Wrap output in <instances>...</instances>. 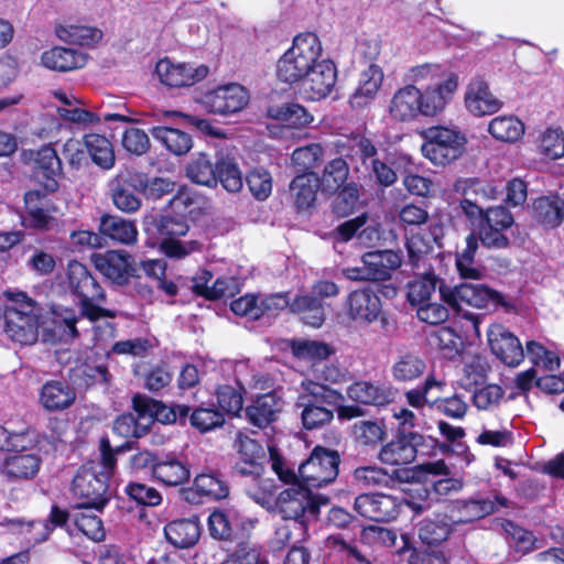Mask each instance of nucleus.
I'll return each instance as SVG.
<instances>
[{
  "label": "nucleus",
  "mask_w": 564,
  "mask_h": 564,
  "mask_svg": "<svg viewBox=\"0 0 564 564\" xmlns=\"http://www.w3.org/2000/svg\"><path fill=\"white\" fill-rule=\"evenodd\" d=\"M403 79L405 85L394 91L388 106L390 118L397 122L438 117L453 101L459 85L456 73L435 63L409 67Z\"/></svg>",
  "instance_id": "nucleus-1"
},
{
  "label": "nucleus",
  "mask_w": 564,
  "mask_h": 564,
  "mask_svg": "<svg viewBox=\"0 0 564 564\" xmlns=\"http://www.w3.org/2000/svg\"><path fill=\"white\" fill-rule=\"evenodd\" d=\"M100 460L84 465L72 484L79 507L104 509L110 499L108 480L116 466V453L107 438L100 441Z\"/></svg>",
  "instance_id": "nucleus-2"
},
{
  "label": "nucleus",
  "mask_w": 564,
  "mask_h": 564,
  "mask_svg": "<svg viewBox=\"0 0 564 564\" xmlns=\"http://www.w3.org/2000/svg\"><path fill=\"white\" fill-rule=\"evenodd\" d=\"M272 470L280 480L291 487L281 491L275 498V509L284 519L301 520L310 516L315 518L318 513V503L312 495V490L297 480L296 474L288 467L285 462L275 451L270 448Z\"/></svg>",
  "instance_id": "nucleus-3"
},
{
  "label": "nucleus",
  "mask_w": 564,
  "mask_h": 564,
  "mask_svg": "<svg viewBox=\"0 0 564 564\" xmlns=\"http://www.w3.org/2000/svg\"><path fill=\"white\" fill-rule=\"evenodd\" d=\"M6 333L21 345H33L39 337L41 307L25 292L17 289L3 291Z\"/></svg>",
  "instance_id": "nucleus-4"
},
{
  "label": "nucleus",
  "mask_w": 564,
  "mask_h": 564,
  "mask_svg": "<svg viewBox=\"0 0 564 564\" xmlns=\"http://www.w3.org/2000/svg\"><path fill=\"white\" fill-rule=\"evenodd\" d=\"M440 297L447 304L455 313L460 314L466 319L465 333L469 336L471 333L475 337H480L479 325L482 316L480 314H474L464 312L463 305L475 308L490 310L496 307L499 303V294L482 285L475 283H462L455 288H448L440 284Z\"/></svg>",
  "instance_id": "nucleus-5"
},
{
  "label": "nucleus",
  "mask_w": 564,
  "mask_h": 564,
  "mask_svg": "<svg viewBox=\"0 0 564 564\" xmlns=\"http://www.w3.org/2000/svg\"><path fill=\"white\" fill-rule=\"evenodd\" d=\"M295 408L300 410L303 427L315 430L329 423L334 417V411L329 406L338 405L343 400L341 394L325 383L311 379L302 380Z\"/></svg>",
  "instance_id": "nucleus-6"
},
{
  "label": "nucleus",
  "mask_w": 564,
  "mask_h": 564,
  "mask_svg": "<svg viewBox=\"0 0 564 564\" xmlns=\"http://www.w3.org/2000/svg\"><path fill=\"white\" fill-rule=\"evenodd\" d=\"M323 59V46L318 36L312 32L301 33L278 61L276 76L281 82L293 85Z\"/></svg>",
  "instance_id": "nucleus-7"
},
{
  "label": "nucleus",
  "mask_w": 564,
  "mask_h": 564,
  "mask_svg": "<svg viewBox=\"0 0 564 564\" xmlns=\"http://www.w3.org/2000/svg\"><path fill=\"white\" fill-rule=\"evenodd\" d=\"M67 284L80 307V314L90 322L99 318H113L116 312L101 307L106 294L88 269L78 261H69L67 265Z\"/></svg>",
  "instance_id": "nucleus-8"
},
{
  "label": "nucleus",
  "mask_w": 564,
  "mask_h": 564,
  "mask_svg": "<svg viewBox=\"0 0 564 564\" xmlns=\"http://www.w3.org/2000/svg\"><path fill=\"white\" fill-rule=\"evenodd\" d=\"M422 155L435 166H446L465 151L467 138L456 127L433 126L422 132Z\"/></svg>",
  "instance_id": "nucleus-9"
},
{
  "label": "nucleus",
  "mask_w": 564,
  "mask_h": 564,
  "mask_svg": "<svg viewBox=\"0 0 564 564\" xmlns=\"http://www.w3.org/2000/svg\"><path fill=\"white\" fill-rule=\"evenodd\" d=\"M339 463L337 452L317 446L299 466L297 480L311 490L326 486L336 479Z\"/></svg>",
  "instance_id": "nucleus-10"
},
{
  "label": "nucleus",
  "mask_w": 564,
  "mask_h": 564,
  "mask_svg": "<svg viewBox=\"0 0 564 564\" xmlns=\"http://www.w3.org/2000/svg\"><path fill=\"white\" fill-rule=\"evenodd\" d=\"M402 264V254L393 250L370 251L362 256L361 265L344 269L349 280L386 281Z\"/></svg>",
  "instance_id": "nucleus-11"
},
{
  "label": "nucleus",
  "mask_w": 564,
  "mask_h": 564,
  "mask_svg": "<svg viewBox=\"0 0 564 564\" xmlns=\"http://www.w3.org/2000/svg\"><path fill=\"white\" fill-rule=\"evenodd\" d=\"M513 224V216L506 207L487 208L479 221L476 236L488 249H505L510 245L509 231Z\"/></svg>",
  "instance_id": "nucleus-12"
},
{
  "label": "nucleus",
  "mask_w": 564,
  "mask_h": 564,
  "mask_svg": "<svg viewBox=\"0 0 564 564\" xmlns=\"http://www.w3.org/2000/svg\"><path fill=\"white\" fill-rule=\"evenodd\" d=\"M156 229L160 235V250L169 258L183 259L199 249L196 240H181L189 229L187 223L181 218L162 216Z\"/></svg>",
  "instance_id": "nucleus-13"
},
{
  "label": "nucleus",
  "mask_w": 564,
  "mask_h": 564,
  "mask_svg": "<svg viewBox=\"0 0 564 564\" xmlns=\"http://www.w3.org/2000/svg\"><path fill=\"white\" fill-rule=\"evenodd\" d=\"M336 80L337 69L335 64L330 59L324 58L292 86L301 98L317 101L326 98L332 93Z\"/></svg>",
  "instance_id": "nucleus-14"
},
{
  "label": "nucleus",
  "mask_w": 564,
  "mask_h": 564,
  "mask_svg": "<svg viewBox=\"0 0 564 564\" xmlns=\"http://www.w3.org/2000/svg\"><path fill=\"white\" fill-rule=\"evenodd\" d=\"M337 147L341 149V152L346 151V155L352 162L359 160L366 170L371 167L377 181L382 186H390L395 182V172L376 158L377 150L370 140L355 135L345 142H338Z\"/></svg>",
  "instance_id": "nucleus-15"
},
{
  "label": "nucleus",
  "mask_w": 564,
  "mask_h": 564,
  "mask_svg": "<svg viewBox=\"0 0 564 564\" xmlns=\"http://www.w3.org/2000/svg\"><path fill=\"white\" fill-rule=\"evenodd\" d=\"M84 316L63 305H53L47 321L42 323V337L46 343H67L78 336L77 324Z\"/></svg>",
  "instance_id": "nucleus-16"
},
{
  "label": "nucleus",
  "mask_w": 564,
  "mask_h": 564,
  "mask_svg": "<svg viewBox=\"0 0 564 564\" xmlns=\"http://www.w3.org/2000/svg\"><path fill=\"white\" fill-rule=\"evenodd\" d=\"M248 90L237 83L218 86L202 97V105L212 113L231 115L241 111L249 102Z\"/></svg>",
  "instance_id": "nucleus-17"
},
{
  "label": "nucleus",
  "mask_w": 564,
  "mask_h": 564,
  "mask_svg": "<svg viewBox=\"0 0 564 564\" xmlns=\"http://www.w3.org/2000/svg\"><path fill=\"white\" fill-rule=\"evenodd\" d=\"M155 74L161 84L171 88L193 86L208 74V67L200 64L173 62L162 58L156 63Z\"/></svg>",
  "instance_id": "nucleus-18"
},
{
  "label": "nucleus",
  "mask_w": 564,
  "mask_h": 564,
  "mask_svg": "<svg viewBox=\"0 0 564 564\" xmlns=\"http://www.w3.org/2000/svg\"><path fill=\"white\" fill-rule=\"evenodd\" d=\"M403 507V499L384 494H364L358 496L354 503V509L359 516L377 522L395 519Z\"/></svg>",
  "instance_id": "nucleus-19"
},
{
  "label": "nucleus",
  "mask_w": 564,
  "mask_h": 564,
  "mask_svg": "<svg viewBox=\"0 0 564 564\" xmlns=\"http://www.w3.org/2000/svg\"><path fill=\"white\" fill-rule=\"evenodd\" d=\"M67 520V511L53 506L47 520L23 521L12 519L8 521V525L12 532L23 534L28 544L35 545L46 541L52 531L57 527H63Z\"/></svg>",
  "instance_id": "nucleus-20"
},
{
  "label": "nucleus",
  "mask_w": 564,
  "mask_h": 564,
  "mask_svg": "<svg viewBox=\"0 0 564 564\" xmlns=\"http://www.w3.org/2000/svg\"><path fill=\"white\" fill-rule=\"evenodd\" d=\"M424 437L417 432H397L395 436L379 453V459L387 465L411 464L421 452Z\"/></svg>",
  "instance_id": "nucleus-21"
},
{
  "label": "nucleus",
  "mask_w": 564,
  "mask_h": 564,
  "mask_svg": "<svg viewBox=\"0 0 564 564\" xmlns=\"http://www.w3.org/2000/svg\"><path fill=\"white\" fill-rule=\"evenodd\" d=\"M91 260L105 278L118 285L127 284L135 272L133 259L124 250H108L94 254Z\"/></svg>",
  "instance_id": "nucleus-22"
},
{
  "label": "nucleus",
  "mask_w": 564,
  "mask_h": 564,
  "mask_svg": "<svg viewBox=\"0 0 564 564\" xmlns=\"http://www.w3.org/2000/svg\"><path fill=\"white\" fill-rule=\"evenodd\" d=\"M345 307L347 316L356 325L368 326L379 318L381 301L370 288H362L348 294Z\"/></svg>",
  "instance_id": "nucleus-23"
},
{
  "label": "nucleus",
  "mask_w": 564,
  "mask_h": 564,
  "mask_svg": "<svg viewBox=\"0 0 564 564\" xmlns=\"http://www.w3.org/2000/svg\"><path fill=\"white\" fill-rule=\"evenodd\" d=\"M42 458L37 453L25 448L10 451L0 464V474L8 481H22L33 479L41 467Z\"/></svg>",
  "instance_id": "nucleus-24"
},
{
  "label": "nucleus",
  "mask_w": 564,
  "mask_h": 564,
  "mask_svg": "<svg viewBox=\"0 0 564 564\" xmlns=\"http://www.w3.org/2000/svg\"><path fill=\"white\" fill-rule=\"evenodd\" d=\"M488 344L494 355L509 367H517L524 358L519 338L505 326L496 324L487 333Z\"/></svg>",
  "instance_id": "nucleus-25"
},
{
  "label": "nucleus",
  "mask_w": 564,
  "mask_h": 564,
  "mask_svg": "<svg viewBox=\"0 0 564 564\" xmlns=\"http://www.w3.org/2000/svg\"><path fill=\"white\" fill-rule=\"evenodd\" d=\"M26 226L39 230H52L58 225L56 207L51 198L41 191H29L24 195Z\"/></svg>",
  "instance_id": "nucleus-26"
},
{
  "label": "nucleus",
  "mask_w": 564,
  "mask_h": 564,
  "mask_svg": "<svg viewBox=\"0 0 564 564\" xmlns=\"http://www.w3.org/2000/svg\"><path fill=\"white\" fill-rule=\"evenodd\" d=\"M464 104L469 113L484 117L499 111L503 102L489 89L488 83L481 77H474L466 86Z\"/></svg>",
  "instance_id": "nucleus-27"
},
{
  "label": "nucleus",
  "mask_w": 564,
  "mask_h": 564,
  "mask_svg": "<svg viewBox=\"0 0 564 564\" xmlns=\"http://www.w3.org/2000/svg\"><path fill=\"white\" fill-rule=\"evenodd\" d=\"M235 447L239 454L236 470L240 475L259 477L263 473L265 452L262 445L248 434L239 432Z\"/></svg>",
  "instance_id": "nucleus-28"
},
{
  "label": "nucleus",
  "mask_w": 564,
  "mask_h": 564,
  "mask_svg": "<svg viewBox=\"0 0 564 564\" xmlns=\"http://www.w3.org/2000/svg\"><path fill=\"white\" fill-rule=\"evenodd\" d=\"M184 499L189 503H200L204 499L220 500L229 495L227 482L215 473H200L193 485L183 491Z\"/></svg>",
  "instance_id": "nucleus-29"
},
{
  "label": "nucleus",
  "mask_w": 564,
  "mask_h": 564,
  "mask_svg": "<svg viewBox=\"0 0 564 564\" xmlns=\"http://www.w3.org/2000/svg\"><path fill=\"white\" fill-rule=\"evenodd\" d=\"M383 72L380 66L370 64L360 73L358 86L349 102L355 109H362L372 102L382 85Z\"/></svg>",
  "instance_id": "nucleus-30"
},
{
  "label": "nucleus",
  "mask_w": 564,
  "mask_h": 564,
  "mask_svg": "<svg viewBox=\"0 0 564 564\" xmlns=\"http://www.w3.org/2000/svg\"><path fill=\"white\" fill-rule=\"evenodd\" d=\"M347 394L356 402L381 406L394 400L397 390L389 383L373 384L368 381H358L348 388Z\"/></svg>",
  "instance_id": "nucleus-31"
},
{
  "label": "nucleus",
  "mask_w": 564,
  "mask_h": 564,
  "mask_svg": "<svg viewBox=\"0 0 564 564\" xmlns=\"http://www.w3.org/2000/svg\"><path fill=\"white\" fill-rule=\"evenodd\" d=\"M189 477L188 464L175 454L161 455L154 465V478L165 486L183 485Z\"/></svg>",
  "instance_id": "nucleus-32"
},
{
  "label": "nucleus",
  "mask_w": 564,
  "mask_h": 564,
  "mask_svg": "<svg viewBox=\"0 0 564 564\" xmlns=\"http://www.w3.org/2000/svg\"><path fill=\"white\" fill-rule=\"evenodd\" d=\"M282 408V399L275 392H269L259 395L246 409V415L252 425L263 429L276 420Z\"/></svg>",
  "instance_id": "nucleus-33"
},
{
  "label": "nucleus",
  "mask_w": 564,
  "mask_h": 564,
  "mask_svg": "<svg viewBox=\"0 0 564 564\" xmlns=\"http://www.w3.org/2000/svg\"><path fill=\"white\" fill-rule=\"evenodd\" d=\"M53 96L62 104V106L57 107V112L64 120L84 128L100 122V118L96 113L80 108L83 101L73 94L64 90H54Z\"/></svg>",
  "instance_id": "nucleus-34"
},
{
  "label": "nucleus",
  "mask_w": 564,
  "mask_h": 564,
  "mask_svg": "<svg viewBox=\"0 0 564 564\" xmlns=\"http://www.w3.org/2000/svg\"><path fill=\"white\" fill-rule=\"evenodd\" d=\"M75 390L67 382L58 380L47 381L40 392V403L50 412L69 408L75 402Z\"/></svg>",
  "instance_id": "nucleus-35"
},
{
  "label": "nucleus",
  "mask_w": 564,
  "mask_h": 564,
  "mask_svg": "<svg viewBox=\"0 0 564 564\" xmlns=\"http://www.w3.org/2000/svg\"><path fill=\"white\" fill-rule=\"evenodd\" d=\"M209 271H202L195 279L194 290L197 294L207 299H220L234 296L239 291V282L232 276L217 278L212 282Z\"/></svg>",
  "instance_id": "nucleus-36"
},
{
  "label": "nucleus",
  "mask_w": 564,
  "mask_h": 564,
  "mask_svg": "<svg viewBox=\"0 0 564 564\" xmlns=\"http://www.w3.org/2000/svg\"><path fill=\"white\" fill-rule=\"evenodd\" d=\"M290 349L295 359L313 368L326 360L334 349L326 343L313 339L297 338L290 343Z\"/></svg>",
  "instance_id": "nucleus-37"
},
{
  "label": "nucleus",
  "mask_w": 564,
  "mask_h": 564,
  "mask_svg": "<svg viewBox=\"0 0 564 564\" xmlns=\"http://www.w3.org/2000/svg\"><path fill=\"white\" fill-rule=\"evenodd\" d=\"M86 61L85 54L61 46L45 51L41 55V64L48 69L57 72H69L83 67Z\"/></svg>",
  "instance_id": "nucleus-38"
},
{
  "label": "nucleus",
  "mask_w": 564,
  "mask_h": 564,
  "mask_svg": "<svg viewBox=\"0 0 564 564\" xmlns=\"http://www.w3.org/2000/svg\"><path fill=\"white\" fill-rule=\"evenodd\" d=\"M99 231L102 236L122 245H132L138 239L134 221L113 215H104L100 218Z\"/></svg>",
  "instance_id": "nucleus-39"
},
{
  "label": "nucleus",
  "mask_w": 564,
  "mask_h": 564,
  "mask_svg": "<svg viewBox=\"0 0 564 564\" xmlns=\"http://www.w3.org/2000/svg\"><path fill=\"white\" fill-rule=\"evenodd\" d=\"M166 540L175 547L186 549L196 544L200 535L199 524L194 519H180L164 528Z\"/></svg>",
  "instance_id": "nucleus-40"
},
{
  "label": "nucleus",
  "mask_w": 564,
  "mask_h": 564,
  "mask_svg": "<svg viewBox=\"0 0 564 564\" xmlns=\"http://www.w3.org/2000/svg\"><path fill=\"white\" fill-rule=\"evenodd\" d=\"M290 310L297 314L302 322L313 328H318L325 321V308L322 301L315 296L303 294L296 296Z\"/></svg>",
  "instance_id": "nucleus-41"
},
{
  "label": "nucleus",
  "mask_w": 564,
  "mask_h": 564,
  "mask_svg": "<svg viewBox=\"0 0 564 564\" xmlns=\"http://www.w3.org/2000/svg\"><path fill=\"white\" fill-rule=\"evenodd\" d=\"M496 510V503L489 499L456 501L451 513V521L455 524L468 523L484 518Z\"/></svg>",
  "instance_id": "nucleus-42"
},
{
  "label": "nucleus",
  "mask_w": 564,
  "mask_h": 564,
  "mask_svg": "<svg viewBox=\"0 0 564 564\" xmlns=\"http://www.w3.org/2000/svg\"><path fill=\"white\" fill-rule=\"evenodd\" d=\"M84 145L91 161L102 170L115 165V152L111 142L105 135L89 133L84 137Z\"/></svg>",
  "instance_id": "nucleus-43"
},
{
  "label": "nucleus",
  "mask_w": 564,
  "mask_h": 564,
  "mask_svg": "<svg viewBox=\"0 0 564 564\" xmlns=\"http://www.w3.org/2000/svg\"><path fill=\"white\" fill-rule=\"evenodd\" d=\"M55 33L61 41L80 46H93L102 39L99 29L88 25L59 24Z\"/></svg>",
  "instance_id": "nucleus-44"
},
{
  "label": "nucleus",
  "mask_w": 564,
  "mask_h": 564,
  "mask_svg": "<svg viewBox=\"0 0 564 564\" xmlns=\"http://www.w3.org/2000/svg\"><path fill=\"white\" fill-rule=\"evenodd\" d=\"M216 177L228 192L236 193L242 187V174L235 158L218 152L216 156Z\"/></svg>",
  "instance_id": "nucleus-45"
},
{
  "label": "nucleus",
  "mask_w": 564,
  "mask_h": 564,
  "mask_svg": "<svg viewBox=\"0 0 564 564\" xmlns=\"http://www.w3.org/2000/svg\"><path fill=\"white\" fill-rule=\"evenodd\" d=\"M318 186V177L313 173H303L291 182L290 192L299 209H307L314 204Z\"/></svg>",
  "instance_id": "nucleus-46"
},
{
  "label": "nucleus",
  "mask_w": 564,
  "mask_h": 564,
  "mask_svg": "<svg viewBox=\"0 0 564 564\" xmlns=\"http://www.w3.org/2000/svg\"><path fill=\"white\" fill-rule=\"evenodd\" d=\"M438 278L433 272L416 276L406 284V299L412 306H421L431 301L438 285Z\"/></svg>",
  "instance_id": "nucleus-47"
},
{
  "label": "nucleus",
  "mask_w": 564,
  "mask_h": 564,
  "mask_svg": "<svg viewBox=\"0 0 564 564\" xmlns=\"http://www.w3.org/2000/svg\"><path fill=\"white\" fill-rule=\"evenodd\" d=\"M186 175L198 185L213 187L217 184L216 161L213 162L205 153H198L188 162Z\"/></svg>",
  "instance_id": "nucleus-48"
},
{
  "label": "nucleus",
  "mask_w": 564,
  "mask_h": 564,
  "mask_svg": "<svg viewBox=\"0 0 564 564\" xmlns=\"http://www.w3.org/2000/svg\"><path fill=\"white\" fill-rule=\"evenodd\" d=\"M488 132L498 141L511 143L521 139L524 124L514 116H498L489 122Z\"/></svg>",
  "instance_id": "nucleus-49"
},
{
  "label": "nucleus",
  "mask_w": 564,
  "mask_h": 564,
  "mask_svg": "<svg viewBox=\"0 0 564 564\" xmlns=\"http://www.w3.org/2000/svg\"><path fill=\"white\" fill-rule=\"evenodd\" d=\"M152 135L175 155L186 154L193 147L192 137L178 129L154 127Z\"/></svg>",
  "instance_id": "nucleus-50"
},
{
  "label": "nucleus",
  "mask_w": 564,
  "mask_h": 564,
  "mask_svg": "<svg viewBox=\"0 0 564 564\" xmlns=\"http://www.w3.org/2000/svg\"><path fill=\"white\" fill-rule=\"evenodd\" d=\"M135 413L137 415L126 413L118 416L113 422V432L126 438H140L145 435L151 427V417L143 415L140 411H135Z\"/></svg>",
  "instance_id": "nucleus-51"
},
{
  "label": "nucleus",
  "mask_w": 564,
  "mask_h": 564,
  "mask_svg": "<svg viewBox=\"0 0 564 564\" xmlns=\"http://www.w3.org/2000/svg\"><path fill=\"white\" fill-rule=\"evenodd\" d=\"M76 507L79 510L74 516L76 527L90 540L95 542L102 541L106 532L102 521L97 514L101 512L102 509H97L95 507H79L78 505H76Z\"/></svg>",
  "instance_id": "nucleus-52"
},
{
  "label": "nucleus",
  "mask_w": 564,
  "mask_h": 564,
  "mask_svg": "<svg viewBox=\"0 0 564 564\" xmlns=\"http://www.w3.org/2000/svg\"><path fill=\"white\" fill-rule=\"evenodd\" d=\"M208 527L210 534L221 540L229 539L239 527L245 528L238 512L234 509L214 511L208 518Z\"/></svg>",
  "instance_id": "nucleus-53"
},
{
  "label": "nucleus",
  "mask_w": 564,
  "mask_h": 564,
  "mask_svg": "<svg viewBox=\"0 0 564 564\" xmlns=\"http://www.w3.org/2000/svg\"><path fill=\"white\" fill-rule=\"evenodd\" d=\"M133 409L143 413V415H149L151 417V425L155 421L163 424H171L176 421V409L147 397H134Z\"/></svg>",
  "instance_id": "nucleus-54"
},
{
  "label": "nucleus",
  "mask_w": 564,
  "mask_h": 564,
  "mask_svg": "<svg viewBox=\"0 0 564 564\" xmlns=\"http://www.w3.org/2000/svg\"><path fill=\"white\" fill-rule=\"evenodd\" d=\"M268 112L271 118L290 128H302L313 121V116L299 104H285L271 107Z\"/></svg>",
  "instance_id": "nucleus-55"
},
{
  "label": "nucleus",
  "mask_w": 564,
  "mask_h": 564,
  "mask_svg": "<svg viewBox=\"0 0 564 564\" xmlns=\"http://www.w3.org/2000/svg\"><path fill=\"white\" fill-rule=\"evenodd\" d=\"M426 368L425 361L416 354L404 352L392 366V376L399 382L412 381L421 377Z\"/></svg>",
  "instance_id": "nucleus-56"
},
{
  "label": "nucleus",
  "mask_w": 564,
  "mask_h": 564,
  "mask_svg": "<svg viewBox=\"0 0 564 564\" xmlns=\"http://www.w3.org/2000/svg\"><path fill=\"white\" fill-rule=\"evenodd\" d=\"M451 516L422 521L419 529V536L423 543L432 545L445 541L452 532Z\"/></svg>",
  "instance_id": "nucleus-57"
},
{
  "label": "nucleus",
  "mask_w": 564,
  "mask_h": 564,
  "mask_svg": "<svg viewBox=\"0 0 564 564\" xmlns=\"http://www.w3.org/2000/svg\"><path fill=\"white\" fill-rule=\"evenodd\" d=\"M505 397V390L495 383L476 386L471 401L475 408L480 411H495L499 408Z\"/></svg>",
  "instance_id": "nucleus-58"
},
{
  "label": "nucleus",
  "mask_w": 564,
  "mask_h": 564,
  "mask_svg": "<svg viewBox=\"0 0 564 564\" xmlns=\"http://www.w3.org/2000/svg\"><path fill=\"white\" fill-rule=\"evenodd\" d=\"M454 189L463 196H477L479 200L495 199L502 191L501 186L473 178L457 180Z\"/></svg>",
  "instance_id": "nucleus-59"
},
{
  "label": "nucleus",
  "mask_w": 564,
  "mask_h": 564,
  "mask_svg": "<svg viewBox=\"0 0 564 564\" xmlns=\"http://www.w3.org/2000/svg\"><path fill=\"white\" fill-rule=\"evenodd\" d=\"M36 162L48 178L45 187L48 191L54 192L57 188V182L55 181L54 176L59 173L62 163L57 148H42L37 152Z\"/></svg>",
  "instance_id": "nucleus-60"
},
{
  "label": "nucleus",
  "mask_w": 564,
  "mask_h": 564,
  "mask_svg": "<svg viewBox=\"0 0 564 564\" xmlns=\"http://www.w3.org/2000/svg\"><path fill=\"white\" fill-rule=\"evenodd\" d=\"M191 425L202 433L220 427L225 423V415L213 406H198L189 415Z\"/></svg>",
  "instance_id": "nucleus-61"
},
{
  "label": "nucleus",
  "mask_w": 564,
  "mask_h": 564,
  "mask_svg": "<svg viewBox=\"0 0 564 564\" xmlns=\"http://www.w3.org/2000/svg\"><path fill=\"white\" fill-rule=\"evenodd\" d=\"M535 212L539 221L549 227L561 224L564 217V206L560 198L541 197L535 202Z\"/></svg>",
  "instance_id": "nucleus-62"
},
{
  "label": "nucleus",
  "mask_w": 564,
  "mask_h": 564,
  "mask_svg": "<svg viewBox=\"0 0 564 564\" xmlns=\"http://www.w3.org/2000/svg\"><path fill=\"white\" fill-rule=\"evenodd\" d=\"M525 354L528 359L536 367L549 371H554L560 368V357L535 340L527 341Z\"/></svg>",
  "instance_id": "nucleus-63"
},
{
  "label": "nucleus",
  "mask_w": 564,
  "mask_h": 564,
  "mask_svg": "<svg viewBox=\"0 0 564 564\" xmlns=\"http://www.w3.org/2000/svg\"><path fill=\"white\" fill-rule=\"evenodd\" d=\"M508 543L516 552L525 554L535 547L536 539L532 532L508 521L503 525Z\"/></svg>",
  "instance_id": "nucleus-64"
}]
</instances>
